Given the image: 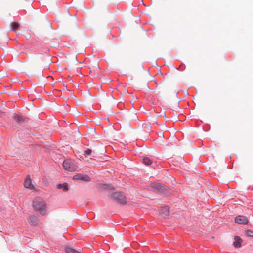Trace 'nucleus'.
Here are the masks:
<instances>
[{
  "mask_svg": "<svg viewBox=\"0 0 253 253\" xmlns=\"http://www.w3.org/2000/svg\"><path fill=\"white\" fill-rule=\"evenodd\" d=\"M142 163L147 166H150L153 163V160L147 156L141 157Z\"/></svg>",
  "mask_w": 253,
  "mask_h": 253,
  "instance_id": "13",
  "label": "nucleus"
},
{
  "mask_svg": "<svg viewBox=\"0 0 253 253\" xmlns=\"http://www.w3.org/2000/svg\"><path fill=\"white\" fill-rule=\"evenodd\" d=\"M234 222L239 224L246 225L249 223V221L246 216L239 215L235 217Z\"/></svg>",
  "mask_w": 253,
  "mask_h": 253,
  "instance_id": "7",
  "label": "nucleus"
},
{
  "mask_svg": "<svg viewBox=\"0 0 253 253\" xmlns=\"http://www.w3.org/2000/svg\"><path fill=\"white\" fill-rule=\"evenodd\" d=\"M24 186L25 188L29 190H35L34 185L32 183V180L29 175H27L25 178Z\"/></svg>",
  "mask_w": 253,
  "mask_h": 253,
  "instance_id": "8",
  "label": "nucleus"
},
{
  "mask_svg": "<svg viewBox=\"0 0 253 253\" xmlns=\"http://www.w3.org/2000/svg\"><path fill=\"white\" fill-rule=\"evenodd\" d=\"M158 210L160 212L159 214L160 216L163 218H168L169 212L170 207L167 205L160 206L158 208Z\"/></svg>",
  "mask_w": 253,
  "mask_h": 253,
  "instance_id": "4",
  "label": "nucleus"
},
{
  "mask_svg": "<svg viewBox=\"0 0 253 253\" xmlns=\"http://www.w3.org/2000/svg\"><path fill=\"white\" fill-rule=\"evenodd\" d=\"M234 240L233 244L234 247L236 248H240L242 246V243L243 242L242 238L240 236L236 235L234 236Z\"/></svg>",
  "mask_w": 253,
  "mask_h": 253,
  "instance_id": "10",
  "label": "nucleus"
},
{
  "mask_svg": "<svg viewBox=\"0 0 253 253\" xmlns=\"http://www.w3.org/2000/svg\"><path fill=\"white\" fill-rule=\"evenodd\" d=\"M96 188L99 190H114V187L105 183H97L96 184Z\"/></svg>",
  "mask_w": 253,
  "mask_h": 253,
  "instance_id": "9",
  "label": "nucleus"
},
{
  "mask_svg": "<svg viewBox=\"0 0 253 253\" xmlns=\"http://www.w3.org/2000/svg\"><path fill=\"white\" fill-rule=\"evenodd\" d=\"M13 119L15 121V122L19 124H21L24 122V119L22 116L17 114L16 113H14L12 115Z\"/></svg>",
  "mask_w": 253,
  "mask_h": 253,
  "instance_id": "12",
  "label": "nucleus"
},
{
  "mask_svg": "<svg viewBox=\"0 0 253 253\" xmlns=\"http://www.w3.org/2000/svg\"><path fill=\"white\" fill-rule=\"evenodd\" d=\"M246 234L248 236L253 237V230L250 229L247 230Z\"/></svg>",
  "mask_w": 253,
  "mask_h": 253,
  "instance_id": "18",
  "label": "nucleus"
},
{
  "mask_svg": "<svg viewBox=\"0 0 253 253\" xmlns=\"http://www.w3.org/2000/svg\"><path fill=\"white\" fill-rule=\"evenodd\" d=\"M73 180H79L83 181L88 182L91 180V178L88 174H82L76 173L73 177Z\"/></svg>",
  "mask_w": 253,
  "mask_h": 253,
  "instance_id": "6",
  "label": "nucleus"
},
{
  "mask_svg": "<svg viewBox=\"0 0 253 253\" xmlns=\"http://www.w3.org/2000/svg\"><path fill=\"white\" fill-rule=\"evenodd\" d=\"M92 152V150L90 148H87L84 151V155L85 157H87L91 154Z\"/></svg>",
  "mask_w": 253,
  "mask_h": 253,
  "instance_id": "17",
  "label": "nucleus"
},
{
  "mask_svg": "<svg viewBox=\"0 0 253 253\" xmlns=\"http://www.w3.org/2000/svg\"><path fill=\"white\" fill-rule=\"evenodd\" d=\"M210 126L209 125H207V126L206 128H203L204 130L205 131H208L210 130Z\"/></svg>",
  "mask_w": 253,
  "mask_h": 253,
  "instance_id": "20",
  "label": "nucleus"
},
{
  "mask_svg": "<svg viewBox=\"0 0 253 253\" xmlns=\"http://www.w3.org/2000/svg\"><path fill=\"white\" fill-rule=\"evenodd\" d=\"M46 204L41 197H36L33 200L32 207L34 211H38L42 215L46 213Z\"/></svg>",
  "mask_w": 253,
  "mask_h": 253,
  "instance_id": "1",
  "label": "nucleus"
},
{
  "mask_svg": "<svg viewBox=\"0 0 253 253\" xmlns=\"http://www.w3.org/2000/svg\"><path fill=\"white\" fill-rule=\"evenodd\" d=\"M19 24L18 22L15 21H12L10 24L11 30L12 31H15L16 28L19 26Z\"/></svg>",
  "mask_w": 253,
  "mask_h": 253,
  "instance_id": "16",
  "label": "nucleus"
},
{
  "mask_svg": "<svg viewBox=\"0 0 253 253\" xmlns=\"http://www.w3.org/2000/svg\"><path fill=\"white\" fill-rule=\"evenodd\" d=\"M56 188L58 189H62L64 192L69 190V185L67 183H59L57 184Z\"/></svg>",
  "mask_w": 253,
  "mask_h": 253,
  "instance_id": "14",
  "label": "nucleus"
},
{
  "mask_svg": "<svg viewBox=\"0 0 253 253\" xmlns=\"http://www.w3.org/2000/svg\"><path fill=\"white\" fill-rule=\"evenodd\" d=\"M167 186L162 183H156L152 186L153 191L156 193H158L161 194L165 193L167 190Z\"/></svg>",
  "mask_w": 253,
  "mask_h": 253,
  "instance_id": "5",
  "label": "nucleus"
},
{
  "mask_svg": "<svg viewBox=\"0 0 253 253\" xmlns=\"http://www.w3.org/2000/svg\"><path fill=\"white\" fill-rule=\"evenodd\" d=\"M185 69V65L184 63H181L179 68L177 69L178 70L183 71Z\"/></svg>",
  "mask_w": 253,
  "mask_h": 253,
  "instance_id": "19",
  "label": "nucleus"
},
{
  "mask_svg": "<svg viewBox=\"0 0 253 253\" xmlns=\"http://www.w3.org/2000/svg\"><path fill=\"white\" fill-rule=\"evenodd\" d=\"M64 250L66 253H82L81 252L73 248L69 245H65Z\"/></svg>",
  "mask_w": 253,
  "mask_h": 253,
  "instance_id": "11",
  "label": "nucleus"
},
{
  "mask_svg": "<svg viewBox=\"0 0 253 253\" xmlns=\"http://www.w3.org/2000/svg\"><path fill=\"white\" fill-rule=\"evenodd\" d=\"M29 223L31 225L36 226L39 223V218L37 216L32 215L30 217Z\"/></svg>",
  "mask_w": 253,
  "mask_h": 253,
  "instance_id": "15",
  "label": "nucleus"
},
{
  "mask_svg": "<svg viewBox=\"0 0 253 253\" xmlns=\"http://www.w3.org/2000/svg\"><path fill=\"white\" fill-rule=\"evenodd\" d=\"M110 197L121 204L124 205L126 203V196L123 192H114L111 194Z\"/></svg>",
  "mask_w": 253,
  "mask_h": 253,
  "instance_id": "3",
  "label": "nucleus"
},
{
  "mask_svg": "<svg viewBox=\"0 0 253 253\" xmlns=\"http://www.w3.org/2000/svg\"><path fill=\"white\" fill-rule=\"evenodd\" d=\"M62 166L65 170L70 172L75 171L78 168L75 161L71 159H65L62 163Z\"/></svg>",
  "mask_w": 253,
  "mask_h": 253,
  "instance_id": "2",
  "label": "nucleus"
}]
</instances>
